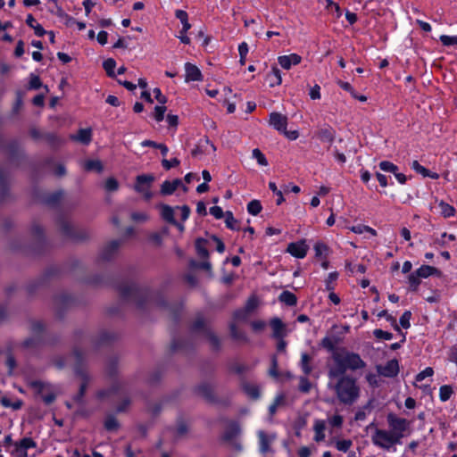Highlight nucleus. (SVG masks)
Returning <instances> with one entry per match:
<instances>
[{
	"mask_svg": "<svg viewBox=\"0 0 457 457\" xmlns=\"http://www.w3.org/2000/svg\"><path fill=\"white\" fill-rule=\"evenodd\" d=\"M390 430L377 428L371 436L372 443L385 450H389L395 445H400L401 439L405 436L410 428V421L399 418L394 413L386 416Z\"/></svg>",
	"mask_w": 457,
	"mask_h": 457,
	"instance_id": "nucleus-1",
	"label": "nucleus"
},
{
	"mask_svg": "<svg viewBox=\"0 0 457 457\" xmlns=\"http://www.w3.org/2000/svg\"><path fill=\"white\" fill-rule=\"evenodd\" d=\"M328 388L332 390L338 402L345 405L353 404L361 395L357 379L351 375L328 377Z\"/></svg>",
	"mask_w": 457,
	"mask_h": 457,
	"instance_id": "nucleus-2",
	"label": "nucleus"
},
{
	"mask_svg": "<svg viewBox=\"0 0 457 457\" xmlns=\"http://www.w3.org/2000/svg\"><path fill=\"white\" fill-rule=\"evenodd\" d=\"M335 365L328 368V377L336 378L337 375H347L346 371L357 370L366 367L365 361L358 353L341 349L332 355Z\"/></svg>",
	"mask_w": 457,
	"mask_h": 457,
	"instance_id": "nucleus-3",
	"label": "nucleus"
},
{
	"mask_svg": "<svg viewBox=\"0 0 457 457\" xmlns=\"http://www.w3.org/2000/svg\"><path fill=\"white\" fill-rule=\"evenodd\" d=\"M192 331L194 333H200L204 337H205L213 349H219L220 346V338L212 331V329L207 327L204 323L203 318H197L195 321L192 325Z\"/></svg>",
	"mask_w": 457,
	"mask_h": 457,
	"instance_id": "nucleus-4",
	"label": "nucleus"
},
{
	"mask_svg": "<svg viewBox=\"0 0 457 457\" xmlns=\"http://www.w3.org/2000/svg\"><path fill=\"white\" fill-rule=\"evenodd\" d=\"M30 387L37 395L41 397L45 403L51 404L55 400V393L50 385L41 381H33L30 383Z\"/></svg>",
	"mask_w": 457,
	"mask_h": 457,
	"instance_id": "nucleus-5",
	"label": "nucleus"
},
{
	"mask_svg": "<svg viewBox=\"0 0 457 457\" xmlns=\"http://www.w3.org/2000/svg\"><path fill=\"white\" fill-rule=\"evenodd\" d=\"M154 180V178L153 175H139L137 177L134 188L137 192L143 194L145 199H150L152 193L149 191V188Z\"/></svg>",
	"mask_w": 457,
	"mask_h": 457,
	"instance_id": "nucleus-6",
	"label": "nucleus"
},
{
	"mask_svg": "<svg viewBox=\"0 0 457 457\" xmlns=\"http://www.w3.org/2000/svg\"><path fill=\"white\" fill-rule=\"evenodd\" d=\"M82 356H83V353L79 349H75L71 355H69L66 357H63V356L55 357L53 360V363L58 369H62L66 365L71 364V363H74L77 366L81 361Z\"/></svg>",
	"mask_w": 457,
	"mask_h": 457,
	"instance_id": "nucleus-7",
	"label": "nucleus"
},
{
	"mask_svg": "<svg viewBox=\"0 0 457 457\" xmlns=\"http://www.w3.org/2000/svg\"><path fill=\"white\" fill-rule=\"evenodd\" d=\"M378 372L386 378L395 377L399 372V364L397 360L393 359L387 361L385 365L377 366Z\"/></svg>",
	"mask_w": 457,
	"mask_h": 457,
	"instance_id": "nucleus-8",
	"label": "nucleus"
},
{
	"mask_svg": "<svg viewBox=\"0 0 457 457\" xmlns=\"http://www.w3.org/2000/svg\"><path fill=\"white\" fill-rule=\"evenodd\" d=\"M59 228L64 236L73 238V239H76V240H79V239H83V238L87 237L85 233L82 234L80 232H77L76 229L73 228L72 224L70 221L65 220H62L60 221Z\"/></svg>",
	"mask_w": 457,
	"mask_h": 457,
	"instance_id": "nucleus-9",
	"label": "nucleus"
},
{
	"mask_svg": "<svg viewBox=\"0 0 457 457\" xmlns=\"http://www.w3.org/2000/svg\"><path fill=\"white\" fill-rule=\"evenodd\" d=\"M309 246L307 245L304 240H301L298 242L290 243L287 245V251L296 258H303L305 257L308 252Z\"/></svg>",
	"mask_w": 457,
	"mask_h": 457,
	"instance_id": "nucleus-10",
	"label": "nucleus"
},
{
	"mask_svg": "<svg viewBox=\"0 0 457 457\" xmlns=\"http://www.w3.org/2000/svg\"><path fill=\"white\" fill-rule=\"evenodd\" d=\"M272 329V337L275 339L284 338L287 335V328L279 318H273L270 321Z\"/></svg>",
	"mask_w": 457,
	"mask_h": 457,
	"instance_id": "nucleus-11",
	"label": "nucleus"
},
{
	"mask_svg": "<svg viewBox=\"0 0 457 457\" xmlns=\"http://www.w3.org/2000/svg\"><path fill=\"white\" fill-rule=\"evenodd\" d=\"M269 123L275 129L283 133L285 131V129H287V116H285L279 112H274L270 114Z\"/></svg>",
	"mask_w": 457,
	"mask_h": 457,
	"instance_id": "nucleus-12",
	"label": "nucleus"
},
{
	"mask_svg": "<svg viewBox=\"0 0 457 457\" xmlns=\"http://www.w3.org/2000/svg\"><path fill=\"white\" fill-rule=\"evenodd\" d=\"M260 452L267 453L270 451V445L276 438L274 434H267L262 430L258 431Z\"/></svg>",
	"mask_w": 457,
	"mask_h": 457,
	"instance_id": "nucleus-13",
	"label": "nucleus"
},
{
	"mask_svg": "<svg viewBox=\"0 0 457 457\" xmlns=\"http://www.w3.org/2000/svg\"><path fill=\"white\" fill-rule=\"evenodd\" d=\"M185 81L190 82V81H201L203 80V75L201 71L197 66L195 64H192L190 62H187L185 64Z\"/></svg>",
	"mask_w": 457,
	"mask_h": 457,
	"instance_id": "nucleus-14",
	"label": "nucleus"
},
{
	"mask_svg": "<svg viewBox=\"0 0 457 457\" xmlns=\"http://www.w3.org/2000/svg\"><path fill=\"white\" fill-rule=\"evenodd\" d=\"M301 56L296 54H291L289 55L278 56V62L279 65L285 69L289 70L292 65H297L301 62Z\"/></svg>",
	"mask_w": 457,
	"mask_h": 457,
	"instance_id": "nucleus-15",
	"label": "nucleus"
},
{
	"mask_svg": "<svg viewBox=\"0 0 457 457\" xmlns=\"http://www.w3.org/2000/svg\"><path fill=\"white\" fill-rule=\"evenodd\" d=\"M75 371H76L77 375L81 379V383L79 386V392L78 395L76 396V400L80 401L86 392V389H87V386L90 380V378L85 370H80L79 367H75Z\"/></svg>",
	"mask_w": 457,
	"mask_h": 457,
	"instance_id": "nucleus-16",
	"label": "nucleus"
},
{
	"mask_svg": "<svg viewBox=\"0 0 457 457\" xmlns=\"http://www.w3.org/2000/svg\"><path fill=\"white\" fill-rule=\"evenodd\" d=\"M316 136L320 141L331 144L336 137V132L332 128L328 127L320 129Z\"/></svg>",
	"mask_w": 457,
	"mask_h": 457,
	"instance_id": "nucleus-17",
	"label": "nucleus"
},
{
	"mask_svg": "<svg viewBox=\"0 0 457 457\" xmlns=\"http://www.w3.org/2000/svg\"><path fill=\"white\" fill-rule=\"evenodd\" d=\"M189 432L188 425L186 421L178 420L175 428H173L174 438L179 440L187 436Z\"/></svg>",
	"mask_w": 457,
	"mask_h": 457,
	"instance_id": "nucleus-18",
	"label": "nucleus"
},
{
	"mask_svg": "<svg viewBox=\"0 0 457 457\" xmlns=\"http://www.w3.org/2000/svg\"><path fill=\"white\" fill-rule=\"evenodd\" d=\"M416 272L418 273V276H420L421 278H426L433 275L436 277H441L442 275L439 270L429 265H422L416 270Z\"/></svg>",
	"mask_w": 457,
	"mask_h": 457,
	"instance_id": "nucleus-19",
	"label": "nucleus"
},
{
	"mask_svg": "<svg viewBox=\"0 0 457 457\" xmlns=\"http://www.w3.org/2000/svg\"><path fill=\"white\" fill-rule=\"evenodd\" d=\"M120 242L118 240L112 241L109 243L102 251L101 258L103 260H109L112 258L113 253L118 250L120 245Z\"/></svg>",
	"mask_w": 457,
	"mask_h": 457,
	"instance_id": "nucleus-20",
	"label": "nucleus"
},
{
	"mask_svg": "<svg viewBox=\"0 0 457 457\" xmlns=\"http://www.w3.org/2000/svg\"><path fill=\"white\" fill-rule=\"evenodd\" d=\"M229 331H230V336L234 340L240 342V343H247L248 342V337H247L246 334L243 330L238 329L236 327L234 322L229 324Z\"/></svg>",
	"mask_w": 457,
	"mask_h": 457,
	"instance_id": "nucleus-21",
	"label": "nucleus"
},
{
	"mask_svg": "<svg viewBox=\"0 0 457 457\" xmlns=\"http://www.w3.org/2000/svg\"><path fill=\"white\" fill-rule=\"evenodd\" d=\"M313 429L315 432L314 440L316 442L323 441L325 439L326 422L322 420H315Z\"/></svg>",
	"mask_w": 457,
	"mask_h": 457,
	"instance_id": "nucleus-22",
	"label": "nucleus"
},
{
	"mask_svg": "<svg viewBox=\"0 0 457 457\" xmlns=\"http://www.w3.org/2000/svg\"><path fill=\"white\" fill-rule=\"evenodd\" d=\"M266 79L269 81L270 87L278 86L282 82L281 72L278 67L273 66L271 71L267 74Z\"/></svg>",
	"mask_w": 457,
	"mask_h": 457,
	"instance_id": "nucleus-23",
	"label": "nucleus"
},
{
	"mask_svg": "<svg viewBox=\"0 0 457 457\" xmlns=\"http://www.w3.org/2000/svg\"><path fill=\"white\" fill-rule=\"evenodd\" d=\"M71 138L79 141L82 144L87 145L91 142L92 132L90 129H81L78 131V134L71 136Z\"/></svg>",
	"mask_w": 457,
	"mask_h": 457,
	"instance_id": "nucleus-24",
	"label": "nucleus"
},
{
	"mask_svg": "<svg viewBox=\"0 0 457 457\" xmlns=\"http://www.w3.org/2000/svg\"><path fill=\"white\" fill-rule=\"evenodd\" d=\"M196 392L199 395L207 400H212L214 398L213 387L210 384L204 383L199 385L196 388Z\"/></svg>",
	"mask_w": 457,
	"mask_h": 457,
	"instance_id": "nucleus-25",
	"label": "nucleus"
},
{
	"mask_svg": "<svg viewBox=\"0 0 457 457\" xmlns=\"http://www.w3.org/2000/svg\"><path fill=\"white\" fill-rule=\"evenodd\" d=\"M26 23L28 26L34 29V32L37 37H42L46 34V31L44 29V28L36 21L35 18L31 14L27 16Z\"/></svg>",
	"mask_w": 457,
	"mask_h": 457,
	"instance_id": "nucleus-26",
	"label": "nucleus"
},
{
	"mask_svg": "<svg viewBox=\"0 0 457 457\" xmlns=\"http://www.w3.org/2000/svg\"><path fill=\"white\" fill-rule=\"evenodd\" d=\"M242 388L244 392L252 399L256 400L260 397V389L256 385L245 382L242 385Z\"/></svg>",
	"mask_w": 457,
	"mask_h": 457,
	"instance_id": "nucleus-27",
	"label": "nucleus"
},
{
	"mask_svg": "<svg viewBox=\"0 0 457 457\" xmlns=\"http://www.w3.org/2000/svg\"><path fill=\"white\" fill-rule=\"evenodd\" d=\"M311 361L312 357L308 353H303L301 355L300 365L305 376L310 375L312 371V366L311 365Z\"/></svg>",
	"mask_w": 457,
	"mask_h": 457,
	"instance_id": "nucleus-28",
	"label": "nucleus"
},
{
	"mask_svg": "<svg viewBox=\"0 0 457 457\" xmlns=\"http://www.w3.org/2000/svg\"><path fill=\"white\" fill-rule=\"evenodd\" d=\"M411 168L418 173L421 174L423 177H429L432 179H437L438 175L436 173H431L425 167L420 165L418 161H413L411 163Z\"/></svg>",
	"mask_w": 457,
	"mask_h": 457,
	"instance_id": "nucleus-29",
	"label": "nucleus"
},
{
	"mask_svg": "<svg viewBox=\"0 0 457 457\" xmlns=\"http://www.w3.org/2000/svg\"><path fill=\"white\" fill-rule=\"evenodd\" d=\"M175 15L183 25L181 32L186 33L191 28V25L188 22L187 13L183 10H177Z\"/></svg>",
	"mask_w": 457,
	"mask_h": 457,
	"instance_id": "nucleus-30",
	"label": "nucleus"
},
{
	"mask_svg": "<svg viewBox=\"0 0 457 457\" xmlns=\"http://www.w3.org/2000/svg\"><path fill=\"white\" fill-rule=\"evenodd\" d=\"M279 300L289 306H294L297 303L296 296L289 291L282 292L279 295Z\"/></svg>",
	"mask_w": 457,
	"mask_h": 457,
	"instance_id": "nucleus-31",
	"label": "nucleus"
},
{
	"mask_svg": "<svg viewBox=\"0 0 457 457\" xmlns=\"http://www.w3.org/2000/svg\"><path fill=\"white\" fill-rule=\"evenodd\" d=\"M205 242L206 241L204 239L198 238L195 241V249H196L197 254L199 255L200 258L207 260L209 257V252L204 245Z\"/></svg>",
	"mask_w": 457,
	"mask_h": 457,
	"instance_id": "nucleus-32",
	"label": "nucleus"
},
{
	"mask_svg": "<svg viewBox=\"0 0 457 457\" xmlns=\"http://www.w3.org/2000/svg\"><path fill=\"white\" fill-rule=\"evenodd\" d=\"M83 168L87 170H96L101 172L103 170V164L99 160H87L84 162Z\"/></svg>",
	"mask_w": 457,
	"mask_h": 457,
	"instance_id": "nucleus-33",
	"label": "nucleus"
},
{
	"mask_svg": "<svg viewBox=\"0 0 457 457\" xmlns=\"http://www.w3.org/2000/svg\"><path fill=\"white\" fill-rule=\"evenodd\" d=\"M438 207H439V209H440V213H441L445 218L452 217V216H453V215H454V213H455V209H454L452 205H450V204H446V203H445V202H443V201H441V202L438 204Z\"/></svg>",
	"mask_w": 457,
	"mask_h": 457,
	"instance_id": "nucleus-34",
	"label": "nucleus"
},
{
	"mask_svg": "<svg viewBox=\"0 0 457 457\" xmlns=\"http://www.w3.org/2000/svg\"><path fill=\"white\" fill-rule=\"evenodd\" d=\"M37 446L36 442L30 437H24L20 442L15 443V447L28 450L29 448H35Z\"/></svg>",
	"mask_w": 457,
	"mask_h": 457,
	"instance_id": "nucleus-35",
	"label": "nucleus"
},
{
	"mask_svg": "<svg viewBox=\"0 0 457 457\" xmlns=\"http://www.w3.org/2000/svg\"><path fill=\"white\" fill-rule=\"evenodd\" d=\"M284 402H285L284 395L280 394L275 397L273 403L269 407V412H270V416H273L276 413L278 407L282 405L284 403Z\"/></svg>",
	"mask_w": 457,
	"mask_h": 457,
	"instance_id": "nucleus-36",
	"label": "nucleus"
},
{
	"mask_svg": "<svg viewBox=\"0 0 457 457\" xmlns=\"http://www.w3.org/2000/svg\"><path fill=\"white\" fill-rule=\"evenodd\" d=\"M1 403L4 407H11L13 410H19L21 408L23 402L21 400H16L15 402H12L10 398L7 396H3L1 398Z\"/></svg>",
	"mask_w": 457,
	"mask_h": 457,
	"instance_id": "nucleus-37",
	"label": "nucleus"
},
{
	"mask_svg": "<svg viewBox=\"0 0 457 457\" xmlns=\"http://www.w3.org/2000/svg\"><path fill=\"white\" fill-rule=\"evenodd\" d=\"M162 217L170 223H175L173 209L169 205L162 207Z\"/></svg>",
	"mask_w": 457,
	"mask_h": 457,
	"instance_id": "nucleus-38",
	"label": "nucleus"
},
{
	"mask_svg": "<svg viewBox=\"0 0 457 457\" xmlns=\"http://www.w3.org/2000/svg\"><path fill=\"white\" fill-rule=\"evenodd\" d=\"M453 393V390L451 386H449V385L442 386L439 389L440 400L443 402L447 401L451 397Z\"/></svg>",
	"mask_w": 457,
	"mask_h": 457,
	"instance_id": "nucleus-39",
	"label": "nucleus"
},
{
	"mask_svg": "<svg viewBox=\"0 0 457 457\" xmlns=\"http://www.w3.org/2000/svg\"><path fill=\"white\" fill-rule=\"evenodd\" d=\"M247 211L252 215L259 214L261 212V211H262V204H261L260 201H258V200H252L247 204Z\"/></svg>",
	"mask_w": 457,
	"mask_h": 457,
	"instance_id": "nucleus-40",
	"label": "nucleus"
},
{
	"mask_svg": "<svg viewBox=\"0 0 457 457\" xmlns=\"http://www.w3.org/2000/svg\"><path fill=\"white\" fill-rule=\"evenodd\" d=\"M104 189L108 192H115L119 189V182L116 179L111 177L104 182Z\"/></svg>",
	"mask_w": 457,
	"mask_h": 457,
	"instance_id": "nucleus-41",
	"label": "nucleus"
},
{
	"mask_svg": "<svg viewBox=\"0 0 457 457\" xmlns=\"http://www.w3.org/2000/svg\"><path fill=\"white\" fill-rule=\"evenodd\" d=\"M225 217H226L225 222L228 228L233 229V230L239 229V228L237 227V220L234 218L231 212H227L225 213Z\"/></svg>",
	"mask_w": 457,
	"mask_h": 457,
	"instance_id": "nucleus-42",
	"label": "nucleus"
},
{
	"mask_svg": "<svg viewBox=\"0 0 457 457\" xmlns=\"http://www.w3.org/2000/svg\"><path fill=\"white\" fill-rule=\"evenodd\" d=\"M314 251L317 257L327 256L328 253V247L325 244L318 242L314 245Z\"/></svg>",
	"mask_w": 457,
	"mask_h": 457,
	"instance_id": "nucleus-43",
	"label": "nucleus"
},
{
	"mask_svg": "<svg viewBox=\"0 0 457 457\" xmlns=\"http://www.w3.org/2000/svg\"><path fill=\"white\" fill-rule=\"evenodd\" d=\"M379 168L383 171L391 172L393 174L398 170V167L388 161H383L379 162Z\"/></svg>",
	"mask_w": 457,
	"mask_h": 457,
	"instance_id": "nucleus-44",
	"label": "nucleus"
},
{
	"mask_svg": "<svg viewBox=\"0 0 457 457\" xmlns=\"http://www.w3.org/2000/svg\"><path fill=\"white\" fill-rule=\"evenodd\" d=\"M103 66H104V70L106 71L108 76H110V77L115 76L114 68L116 66V62L113 59L109 58V59L105 60L103 63Z\"/></svg>",
	"mask_w": 457,
	"mask_h": 457,
	"instance_id": "nucleus-45",
	"label": "nucleus"
},
{
	"mask_svg": "<svg viewBox=\"0 0 457 457\" xmlns=\"http://www.w3.org/2000/svg\"><path fill=\"white\" fill-rule=\"evenodd\" d=\"M176 189L171 181L165 180L161 186V194L163 195H171Z\"/></svg>",
	"mask_w": 457,
	"mask_h": 457,
	"instance_id": "nucleus-46",
	"label": "nucleus"
},
{
	"mask_svg": "<svg viewBox=\"0 0 457 457\" xmlns=\"http://www.w3.org/2000/svg\"><path fill=\"white\" fill-rule=\"evenodd\" d=\"M411 318V312L410 311H405L403 315L400 317L399 322L400 325L403 328H409L411 327L410 320Z\"/></svg>",
	"mask_w": 457,
	"mask_h": 457,
	"instance_id": "nucleus-47",
	"label": "nucleus"
},
{
	"mask_svg": "<svg viewBox=\"0 0 457 457\" xmlns=\"http://www.w3.org/2000/svg\"><path fill=\"white\" fill-rule=\"evenodd\" d=\"M253 157L255 158L258 163L262 166H267L268 161L264 154L260 151V149L255 148L253 150Z\"/></svg>",
	"mask_w": 457,
	"mask_h": 457,
	"instance_id": "nucleus-48",
	"label": "nucleus"
},
{
	"mask_svg": "<svg viewBox=\"0 0 457 457\" xmlns=\"http://www.w3.org/2000/svg\"><path fill=\"white\" fill-rule=\"evenodd\" d=\"M352 445H353V443L351 440L344 439V440L337 441L336 443V447L338 451L345 453L350 449Z\"/></svg>",
	"mask_w": 457,
	"mask_h": 457,
	"instance_id": "nucleus-49",
	"label": "nucleus"
},
{
	"mask_svg": "<svg viewBox=\"0 0 457 457\" xmlns=\"http://www.w3.org/2000/svg\"><path fill=\"white\" fill-rule=\"evenodd\" d=\"M312 384L306 377H301L299 379V390L303 393L310 392Z\"/></svg>",
	"mask_w": 457,
	"mask_h": 457,
	"instance_id": "nucleus-50",
	"label": "nucleus"
},
{
	"mask_svg": "<svg viewBox=\"0 0 457 457\" xmlns=\"http://www.w3.org/2000/svg\"><path fill=\"white\" fill-rule=\"evenodd\" d=\"M249 312L244 308L234 312V320L237 321H245L249 317Z\"/></svg>",
	"mask_w": 457,
	"mask_h": 457,
	"instance_id": "nucleus-51",
	"label": "nucleus"
},
{
	"mask_svg": "<svg viewBox=\"0 0 457 457\" xmlns=\"http://www.w3.org/2000/svg\"><path fill=\"white\" fill-rule=\"evenodd\" d=\"M165 112H166V107L164 106V104L156 105L154 107V119L157 121H162L163 120Z\"/></svg>",
	"mask_w": 457,
	"mask_h": 457,
	"instance_id": "nucleus-52",
	"label": "nucleus"
},
{
	"mask_svg": "<svg viewBox=\"0 0 457 457\" xmlns=\"http://www.w3.org/2000/svg\"><path fill=\"white\" fill-rule=\"evenodd\" d=\"M328 421L331 427L341 428L343 425L344 420L341 415L336 414V415H333L332 417H329Z\"/></svg>",
	"mask_w": 457,
	"mask_h": 457,
	"instance_id": "nucleus-53",
	"label": "nucleus"
},
{
	"mask_svg": "<svg viewBox=\"0 0 457 457\" xmlns=\"http://www.w3.org/2000/svg\"><path fill=\"white\" fill-rule=\"evenodd\" d=\"M336 344L337 342L328 337H325L320 342V345L328 351H333Z\"/></svg>",
	"mask_w": 457,
	"mask_h": 457,
	"instance_id": "nucleus-54",
	"label": "nucleus"
},
{
	"mask_svg": "<svg viewBox=\"0 0 457 457\" xmlns=\"http://www.w3.org/2000/svg\"><path fill=\"white\" fill-rule=\"evenodd\" d=\"M420 278L416 271L410 274L408 280L413 290H417L418 286L420 284Z\"/></svg>",
	"mask_w": 457,
	"mask_h": 457,
	"instance_id": "nucleus-55",
	"label": "nucleus"
},
{
	"mask_svg": "<svg viewBox=\"0 0 457 457\" xmlns=\"http://www.w3.org/2000/svg\"><path fill=\"white\" fill-rule=\"evenodd\" d=\"M373 333L378 339L391 340L393 338L392 333L382 329H375Z\"/></svg>",
	"mask_w": 457,
	"mask_h": 457,
	"instance_id": "nucleus-56",
	"label": "nucleus"
},
{
	"mask_svg": "<svg viewBox=\"0 0 457 457\" xmlns=\"http://www.w3.org/2000/svg\"><path fill=\"white\" fill-rule=\"evenodd\" d=\"M440 41L442 42V44L444 46H452V45H456L457 46V37L455 36H446V35H442L440 37Z\"/></svg>",
	"mask_w": 457,
	"mask_h": 457,
	"instance_id": "nucleus-57",
	"label": "nucleus"
},
{
	"mask_svg": "<svg viewBox=\"0 0 457 457\" xmlns=\"http://www.w3.org/2000/svg\"><path fill=\"white\" fill-rule=\"evenodd\" d=\"M258 299L255 297V296H252L248 299V301L246 302V304L245 306V309L249 312L251 313L252 312H253L257 306H258Z\"/></svg>",
	"mask_w": 457,
	"mask_h": 457,
	"instance_id": "nucleus-58",
	"label": "nucleus"
},
{
	"mask_svg": "<svg viewBox=\"0 0 457 457\" xmlns=\"http://www.w3.org/2000/svg\"><path fill=\"white\" fill-rule=\"evenodd\" d=\"M179 162H180L178 158H173L170 161L167 159H163L162 161V167L167 170H170L173 167H177L179 164Z\"/></svg>",
	"mask_w": 457,
	"mask_h": 457,
	"instance_id": "nucleus-59",
	"label": "nucleus"
},
{
	"mask_svg": "<svg viewBox=\"0 0 457 457\" xmlns=\"http://www.w3.org/2000/svg\"><path fill=\"white\" fill-rule=\"evenodd\" d=\"M434 374V370L432 368L428 367L416 376L417 381H422L427 377H431Z\"/></svg>",
	"mask_w": 457,
	"mask_h": 457,
	"instance_id": "nucleus-60",
	"label": "nucleus"
},
{
	"mask_svg": "<svg viewBox=\"0 0 457 457\" xmlns=\"http://www.w3.org/2000/svg\"><path fill=\"white\" fill-rule=\"evenodd\" d=\"M367 410H370L369 404L358 410L354 416L355 420H364L367 417Z\"/></svg>",
	"mask_w": 457,
	"mask_h": 457,
	"instance_id": "nucleus-61",
	"label": "nucleus"
},
{
	"mask_svg": "<svg viewBox=\"0 0 457 457\" xmlns=\"http://www.w3.org/2000/svg\"><path fill=\"white\" fill-rule=\"evenodd\" d=\"M45 329L44 324L40 321H33L31 323V331L35 335H39Z\"/></svg>",
	"mask_w": 457,
	"mask_h": 457,
	"instance_id": "nucleus-62",
	"label": "nucleus"
},
{
	"mask_svg": "<svg viewBox=\"0 0 457 457\" xmlns=\"http://www.w3.org/2000/svg\"><path fill=\"white\" fill-rule=\"evenodd\" d=\"M42 86L41 80L38 76L31 74L29 80V88L38 89Z\"/></svg>",
	"mask_w": 457,
	"mask_h": 457,
	"instance_id": "nucleus-63",
	"label": "nucleus"
},
{
	"mask_svg": "<svg viewBox=\"0 0 457 457\" xmlns=\"http://www.w3.org/2000/svg\"><path fill=\"white\" fill-rule=\"evenodd\" d=\"M105 428L107 430H114L118 428V421L113 417H109L104 423Z\"/></svg>",
	"mask_w": 457,
	"mask_h": 457,
	"instance_id": "nucleus-64",
	"label": "nucleus"
}]
</instances>
